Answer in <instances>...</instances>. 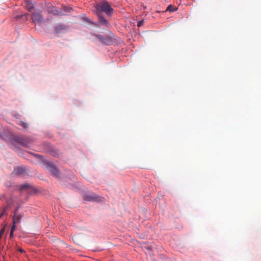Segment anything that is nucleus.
Wrapping results in <instances>:
<instances>
[{
    "label": "nucleus",
    "instance_id": "1",
    "mask_svg": "<svg viewBox=\"0 0 261 261\" xmlns=\"http://www.w3.org/2000/svg\"><path fill=\"white\" fill-rule=\"evenodd\" d=\"M94 8L95 10V13L102 14V12L105 13L108 17L111 16L114 12V10L111 7V6L107 1H102L96 4Z\"/></svg>",
    "mask_w": 261,
    "mask_h": 261
},
{
    "label": "nucleus",
    "instance_id": "2",
    "mask_svg": "<svg viewBox=\"0 0 261 261\" xmlns=\"http://www.w3.org/2000/svg\"><path fill=\"white\" fill-rule=\"evenodd\" d=\"M84 200L88 201H104L105 198L98 195H96L93 192H89L83 195Z\"/></svg>",
    "mask_w": 261,
    "mask_h": 261
},
{
    "label": "nucleus",
    "instance_id": "3",
    "mask_svg": "<svg viewBox=\"0 0 261 261\" xmlns=\"http://www.w3.org/2000/svg\"><path fill=\"white\" fill-rule=\"evenodd\" d=\"M31 17L32 22L35 24H40L44 20L42 15V11L41 10L33 12L31 15Z\"/></svg>",
    "mask_w": 261,
    "mask_h": 261
},
{
    "label": "nucleus",
    "instance_id": "4",
    "mask_svg": "<svg viewBox=\"0 0 261 261\" xmlns=\"http://www.w3.org/2000/svg\"><path fill=\"white\" fill-rule=\"evenodd\" d=\"M45 167L55 176H58L59 172L57 168L53 165V164L49 162H44Z\"/></svg>",
    "mask_w": 261,
    "mask_h": 261
},
{
    "label": "nucleus",
    "instance_id": "5",
    "mask_svg": "<svg viewBox=\"0 0 261 261\" xmlns=\"http://www.w3.org/2000/svg\"><path fill=\"white\" fill-rule=\"evenodd\" d=\"M97 16L98 17V24L104 26L107 28H109L110 26V24L109 22V20L103 16L102 14L95 13Z\"/></svg>",
    "mask_w": 261,
    "mask_h": 261
},
{
    "label": "nucleus",
    "instance_id": "6",
    "mask_svg": "<svg viewBox=\"0 0 261 261\" xmlns=\"http://www.w3.org/2000/svg\"><path fill=\"white\" fill-rule=\"evenodd\" d=\"M93 35L97 37L100 42L104 45H109L112 42L111 39L108 36H104L100 34H94Z\"/></svg>",
    "mask_w": 261,
    "mask_h": 261
},
{
    "label": "nucleus",
    "instance_id": "7",
    "mask_svg": "<svg viewBox=\"0 0 261 261\" xmlns=\"http://www.w3.org/2000/svg\"><path fill=\"white\" fill-rule=\"evenodd\" d=\"M67 29V27L61 23L57 24L55 26V30L57 33H61L65 31Z\"/></svg>",
    "mask_w": 261,
    "mask_h": 261
},
{
    "label": "nucleus",
    "instance_id": "8",
    "mask_svg": "<svg viewBox=\"0 0 261 261\" xmlns=\"http://www.w3.org/2000/svg\"><path fill=\"white\" fill-rule=\"evenodd\" d=\"M47 12L48 13H50L55 15H59L60 13L61 12V11L58 10L52 5H50L48 7Z\"/></svg>",
    "mask_w": 261,
    "mask_h": 261
},
{
    "label": "nucleus",
    "instance_id": "9",
    "mask_svg": "<svg viewBox=\"0 0 261 261\" xmlns=\"http://www.w3.org/2000/svg\"><path fill=\"white\" fill-rule=\"evenodd\" d=\"M25 9L29 12H31L33 9H34V4L30 1H25Z\"/></svg>",
    "mask_w": 261,
    "mask_h": 261
},
{
    "label": "nucleus",
    "instance_id": "10",
    "mask_svg": "<svg viewBox=\"0 0 261 261\" xmlns=\"http://www.w3.org/2000/svg\"><path fill=\"white\" fill-rule=\"evenodd\" d=\"M24 172H25V170L23 168H22L21 167H18L15 168L14 172H13V174L17 175H22Z\"/></svg>",
    "mask_w": 261,
    "mask_h": 261
},
{
    "label": "nucleus",
    "instance_id": "11",
    "mask_svg": "<svg viewBox=\"0 0 261 261\" xmlns=\"http://www.w3.org/2000/svg\"><path fill=\"white\" fill-rule=\"evenodd\" d=\"M22 217H23V215L21 214H14V216L13 219V223L16 224V223H19L20 222L21 219Z\"/></svg>",
    "mask_w": 261,
    "mask_h": 261
},
{
    "label": "nucleus",
    "instance_id": "12",
    "mask_svg": "<svg viewBox=\"0 0 261 261\" xmlns=\"http://www.w3.org/2000/svg\"><path fill=\"white\" fill-rule=\"evenodd\" d=\"M28 14H22V15H18L17 16H15V18L16 19H21V18H23V17H24V19L25 20H28Z\"/></svg>",
    "mask_w": 261,
    "mask_h": 261
},
{
    "label": "nucleus",
    "instance_id": "13",
    "mask_svg": "<svg viewBox=\"0 0 261 261\" xmlns=\"http://www.w3.org/2000/svg\"><path fill=\"white\" fill-rule=\"evenodd\" d=\"M177 8H173V7L170 5L168 6L166 11H169V12H174L175 11L177 10Z\"/></svg>",
    "mask_w": 261,
    "mask_h": 261
},
{
    "label": "nucleus",
    "instance_id": "14",
    "mask_svg": "<svg viewBox=\"0 0 261 261\" xmlns=\"http://www.w3.org/2000/svg\"><path fill=\"white\" fill-rule=\"evenodd\" d=\"M83 19L86 21L87 22L96 25V23L93 21H91L88 17H87L86 16H84L83 17Z\"/></svg>",
    "mask_w": 261,
    "mask_h": 261
},
{
    "label": "nucleus",
    "instance_id": "15",
    "mask_svg": "<svg viewBox=\"0 0 261 261\" xmlns=\"http://www.w3.org/2000/svg\"><path fill=\"white\" fill-rule=\"evenodd\" d=\"M83 19L86 21L87 22L96 25V23L93 21H91L88 17H87L86 16H84L83 17Z\"/></svg>",
    "mask_w": 261,
    "mask_h": 261
},
{
    "label": "nucleus",
    "instance_id": "16",
    "mask_svg": "<svg viewBox=\"0 0 261 261\" xmlns=\"http://www.w3.org/2000/svg\"><path fill=\"white\" fill-rule=\"evenodd\" d=\"M30 188V185L28 184H24L20 187V190L22 191L24 189H28Z\"/></svg>",
    "mask_w": 261,
    "mask_h": 261
},
{
    "label": "nucleus",
    "instance_id": "17",
    "mask_svg": "<svg viewBox=\"0 0 261 261\" xmlns=\"http://www.w3.org/2000/svg\"><path fill=\"white\" fill-rule=\"evenodd\" d=\"M19 124L24 128H26L28 127V124L23 122H20Z\"/></svg>",
    "mask_w": 261,
    "mask_h": 261
},
{
    "label": "nucleus",
    "instance_id": "18",
    "mask_svg": "<svg viewBox=\"0 0 261 261\" xmlns=\"http://www.w3.org/2000/svg\"><path fill=\"white\" fill-rule=\"evenodd\" d=\"M5 227H3L1 231H0V238H2V236L3 235L4 233L5 232Z\"/></svg>",
    "mask_w": 261,
    "mask_h": 261
},
{
    "label": "nucleus",
    "instance_id": "19",
    "mask_svg": "<svg viewBox=\"0 0 261 261\" xmlns=\"http://www.w3.org/2000/svg\"><path fill=\"white\" fill-rule=\"evenodd\" d=\"M51 154L53 156H57L59 154V151L58 150L53 151L51 152Z\"/></svg>",
    "mask_w": 261,
    "mask_h": 261
},
{
    "label": "nucleus",
    "instance_id": "20",
    "mask_svg": "<svg viewBox=\"0 0 261 261\" xmlns=\"http://www.w3.org/2000/svg\"><path fill=\"white\" fill-rule=\"evenodd\" d=\"M144 23V21L143 20H140V21H139L137 23V26L138 27H141Z\"/></svg>",
    "mask_w": 261,
    "mask_h": 261
},
{
    "label": "nucleus",
    "instance_id": "21",
    "mask_svg": "<svg viewBox=\"0 0 261 261\" xmlns=\"http://www.w3.org/2000/svg\"><path fill=\"white\" fill-rule=\"evenodd\" d=\"M16 229V226H15V224L13 223V225L12 226V228H11V231H14L15 230V229Z\"/></svg>",
    "mask_w": 261,
    "mask_h": 261
},
{
    "label": "nucleus",
    "instance_id": "22",
    "mask_svg": "<svg viewBox=\"0 0 261 261\" xmlns=\"http://www.w3.org/2000/svg\"><path fill=\"white\" fill-rule=\"evenodd\" d=\"M13 232H14V231H12L11 230V231H10V237L11 238H12V237H13Z\"/></svg>",
    "mask_w": 261,
    "mask_h": 261
},
{
    "label": "nucleus",
    "instance_id": "23",
    "mask_svg": "<svg viewBox=\"0 0 261 261\" xmlns=\"http://www.w3.org/2000/svg\"><path fill=\"white\" fill-rule=\"evenodd\" d=\"M19 208V207H17L16 208V209H15V210L14 211V214H17V212L18 211Z\"/></svg>",
    "mask_w": 261,
    "mask_h": 261
},
{
    "label": "nucleus",
    "instance_id": "24",
    "mask_svg": "<svg viewBox=\"0 0 261 261\" xmlns=\"http://www.w3.org/2000/svg\"><path fill=\"white\" fill-rule=\"evenodd\" d=\"M18 251L20 252H24V250L22 249V248H19L18 249Z\"/></svg>",
    "mask_w": 261,
    "mask_h": 261
},
{
    "label": "nucleus",
    "instance_id": "25",
    "mask_svg": "<svg viewBox=\"0 0 261 261\" xmlns=\"http://www.w3.org/2000/svg\"><path fill=\"white\" fill-rule=\"evenodd\" d=\"M78 237V236L75 235L73 238V240L77 239Z\"/></svg>",
    "mask_w": 261,
    "mask_h": 261
},
{
    "label": "nucleus",
    "instance_id": "26",
    "mask_svg": "<svg viewBox=\"0 0 261 261\" xmlns=\"http://www.w3.org/2000/svg\"><path fill=\"white\" fill-rule=\"evenodd\" d=\"M0 137H3L0 135Z\"/></svg>",
    "mask_w": 261,
    "mask_h": 261
}]
</instances>
